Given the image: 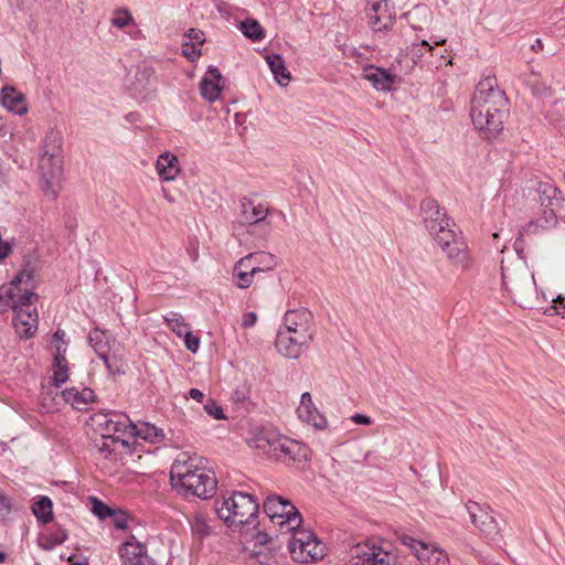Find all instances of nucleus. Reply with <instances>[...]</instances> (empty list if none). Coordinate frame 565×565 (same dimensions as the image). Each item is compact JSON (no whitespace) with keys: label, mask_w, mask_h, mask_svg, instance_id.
Instances as JSON below:
<instances>
[{"label":"nucleus","mask_w":565,"mask_h":565,"mask_svg":"<svg viewBox=\"0 0 565 565\" xmlns=\"http://www.w3.org/2000/svg\"><path fill=\"white\" fill-rule=\"evenodd\" d=\"M352 422L358 424V425H371L372 424V419L370 416H366L364 414H354L352 417H351Z\"/></svg>","instance_id":"obj_59"},{"label":"nucleus","mask_w":565,"mask_h":565,"mask_svg":"<svg viewBox=\"0 0 565 565\" xmlns=\"http://www.w3.org/2000/svg\"><path fill=\"white\" fill-rule=\"evenodd\" d=\"M32 277L33 276L31 273L23 270V271L19 273L13 278L10 286H1L0 287V301H3L6 307H11L14 298L21 291V289L19 288V285L24 280L25 281L31 280Z\"/></svg>","instance_id":"obj_30"},{"label":"nucleus","mask_w":565,"mask_h":565,"mask_svg":"<svg viewBox=\"0 0 565 565\" xmlns=\"http://www.w3.org/2000/svg\"><path fill=\"white\" fill-rule=\"evenodd\" d=\"M367 21L375 32L388 30L394 21V14L387 0L372 3L366 12Z\"/></svg>","instance_id":"obj_15"},{"label":"nucleus","mask_w":565,"mask_h":565,"mask_svg":"<svg viewBox=\"0 0 565 565\" xmlns=\"http://www.w3.org/2000/svg\"><path fill=\"white\" fill-rule=\"evenodd\" d=\"M1 104L8 110L17 114L23 115L28 111L25 96L17 90L15 87L11 85H7L1 89Z\"/></svg>","instance_id":"obj_20"},{"label":"nucleus","mask_w":565,"mask_h":565,"mask_svg":"<svg viewBox=\"0 0 565 565\" xmlns=\"http://www.w3.org/2000/svg\"><path fill=\"white\" fill-rule=\"evenodd\" d=\"M31 510L40 523L47 524L53 520V503L46 495L36 497Z\"/></svg>","instance_id":"obj_31"},{"label":"nucleus","mask_w":565,"mask_h":565,"mask_svg":"<svg viewBox=\"0 0 565 565\" xmlns=\"http://www.w3.org/2000/svg\"><path fill=\"white\" fill-rule=\"evenodd\" d=\"M249 256L255 257L254 264L258 267H263L260 273L274 269L277 266L276 257L266 252L250 253Z\"/></svg>","instance_id":"obj_38"},{"label":"nucleus","mask_w":565,"mask_h":565,"mask_svg":"<svg viewBox=\"0 0 565 565\" xmlns=\"http://www.w3.org/2000/svg\"><path fill=\"white\" fill-rule=\"evenodd\" d=\"M132 21L130 13L127 10L116 12L111 19V23L120 29L127 26Z\"/></svg>","instance_id":"obj_50"},{"label":"nucleus","mask_w":565,"mask_h":565,"mask_svg":"<svg viewBox=\"0 0 565 565\" xmlns=\"http://www.w3.org/2000/svg\"><path fill=\"white\" fill-rule=\"evenodd\" d=\"M399 541L403 545L407 546L414 553V555L423 563L429 559V556L433 554V551L436 547L434 544L416 540L408 534H402L399 536Z\"/></svg>","instance_id":"obj_28"},{"label":"nucleus","mask_w":565,"mask_h":565,"mask_svg":"<svg viewBox=\"0 0 565 565\" xmlns=\"http://www.w3.org/2000/svg\"><path fill=\"white\" fill-rule=\"evenodd\" d=\"M61 145L62 141L60 134L51 130L44 138L42 150H50V152L60 154Z\"/></svg>","instance_id":"obj_42"},{"label":"nucleus","mask_w":565,"mask_h":565,"mask_svg":"<svg viewBox=\"0 0 565 565\" xmlns=\"http://www.w3.org/2000/svg\"><path fill=\"white\" fill-rule=\"evenodd\" d=\"M256 321H257V315L253 311L247 312L243 316L242 327L250 328L256 323Z\"/></svg>","instance_id":"obj_58"},{"label":"nucleus","mask_w":565,"mask_h":565,"mask_svg":"<svg viewBox=\"0 0 565 565\" xmlns=\"http://www.w3.org/2000/svg\"><path fill=\"white\" fill-rule=\"evenodd\" d=\"M317 407L315 406L311 394L306 392L301 395L300 405L297 408L298 417L305 422L309 420L310 414L317 412Z\"/></svg>","instance_id":"obj_40"},{"label":"nucleus","mask_w":565,"mask_h":565,"mask_svg":"<svg viewBox=\"0 0 565 565\" xmlns=\"http://www.w3.org/2000/svg\"><path fill=\"white\" fill-rule=\"evenodd\" d=\"M121 565H157L154 559L148 555L147 546L136 536L130 535L120 546L118 551Z\"/></svg>","instance_id":"obj_11"},{"label":"nucleus","mask_w":565,"mask_h":565,"mask_svg":"<svg viewBox=\"0 0 565 565\" xmlns=\"http://www.w3.org/2000/svg\"><path fill=\"white\" fill-rule=\"evenodd\" d=\"M273 440H276V438L273 436L271 433L260 431L253 439V446L257 449L263 450L264 452H270L274 455Z\"/></svg>","instance_id":"obj_41"},{"label":"nucleus","mask_w":565,"mask_h":565,"mask_svg":"<svg viewBox=\"0 0 565 565\" xmlns=\"http://www.w3.org/2000/svg\"><path fill=\"white\" fill-rule=\"evenodd\" d=\"M64 337H65V332L61 329H58L54 334H53V339L54 341H60L61 345L65 347L66 348V343L64 341Z\"/></svg>","instance_id":"obj_64"},{"label":"nucleus","mask_w":565,"mask_h":565,"mask_svg":"<svg viewBox=\"0 0 565 565\" xmlns=\"http://www.w3.org/2000/svg\"><path fill=\"white\" fill-rule=\"evenodd\" d=\"M183 54L190 60L194 61L201 55V51L196 50L194 45L184 44Z\"/></svg>","instance_id":"obj_56"},{"label":"nucleus","mask_w":565,"mask_h":565,"mask_svg":"<svg viewBox=\"0 0 565 565\" xmlns=\"http://www.w3.org/2000/svg\"><path fill=\"white\" fill-rule=\"evenodd\" d=\"M352 565H394L395 556L376 546H358Z\"/></svg>","instance_id":"obj_16"},{"label":"nucleus","mask_w":565,"mask_h":565,"mask_svg":"<svg viewBox=\"0 0 565 565\" xmlns=\"http://www.w3.org/2000/svg\"><path fill=\"white\" fill-rule=\"evenodd\" d=\"M241 31L245 36L254 41H259L264 38L263 29L256 20H245L241 22Z\"/></svg>","instance_id":"obj_39"},{"label":"nucleus","mask_w":565,"mask_h":565,"mask_svg":"<svg viewBox=\"0 0 565 565\" xmlns=\"http://www.w3.org/2000/svg\"><path fill=\"white\" fill-rule=\"evenodd\" d=\"M524 231L525 230H521L519 232V236L516 237V239L513 244L514 250L518 254L519 258H521V259H525V255H524L525 242L523 239Z\"/></svg>","instance_id":"obj_55"},{"label":"nucleus","mask_w":565,"mask_h":565,"mask_svg":"<svg viewBox=\"0 0 565 565\" xmlns=\"http://www.w3.org/2000/svg\"><path fill=\"white\" fill-rule=\"evenodd\" d=\"M184 338V345L185 348L191 351L192 353H195L199 350L200 347V339L191 333V331H188L182 335Z\"/></svg>","instance_id":"obj_52"},{"label":"nucleus","mask_w":565,"mask_h":565,"mask_svg":"<svg viewBox=\"0 0 565 565\" xmlns=\"http://www.w3.org/2000/svg\"><path fill=\"white\" fill-rule=\"evenodd\" d=\"M435 242L447 255V258L457 267L462 269L469 266V252L467 243L452 230L441 232L436 236Z\"/></svg>","instance_id":"obj_8"},{"label":"nucleus","mask_w":565,"mask_h":565,"mask_svg":"<svg viewBox=\"0 0 565 565\" xmlns=\"http://www.w3.org/2000/svg\"><path fill=\"white\" fill-rule=\"evenodd\" d=\"M53 358V382L56 387L62 386L68 380V362L65 358L66 348L57 344Z\"/></svg>","instance_id":"obj_26"},{"label":"nucleus","mask_w":565,"mask_h":565,"mask_svg":"<svg viewBox=\"0 0 565 565\" xmlns=\"http://www.w3.org/2000/svg\"><path fill=\"white\" fill-rule=\"evenodd\" d=\"M313 338L305 335L301 332H287L279 330L276 337L277 351L288 359H298L306 351Z\"/></svg>","instance_id":"obj_10"},{"label":"nucleus","mask_w":565,"mask_h":565,"mask_svg":"<svg viewBox=\"0 0 565 565\" xmlns=\"http://www.w3.org/2000/svg\"><path fill=\"white\" fill-rule=\"evenodd\" d=\"M111 516L114 525L117 529L125 530L128 527V515L126 513L115 511V514H113Z\"/></svg>","instance_id":"obj_54"},{"label":"nucleus","mask_w":565,"mask_h":565,"mask_svg":"<svg viewBox=\"0 0 565 565\" xmlns=\"http://www.w3.org/2000/svg\"><path fill=\"white\" fill-rule=\"evenodd\" d=\"M11 252V246L7 242L0 243V259H4Z\"/></svg>","instance_id":"obj_61"},{"label":"nucleus","mask_w":565,"mask_h":565,"mask_svg":"<svg viewBox=\"0 0 565 565\" xmlns=\"http://www.w3.org/2000/svg\"><path fill=\"white\" fill-rule=\"evenodd\" d=\"M164 320L169 328L178 335L182 337L184 333L190 331L189 324L185 323L182 315L178 312H170L164 317Z\"/></svg>","instance_id":"obj_37"},{"label":"nucleus","mask_w":565,"mask_h":565,"mask_svg":"<svg viewBox=\"0 0 565 565\" xmlns=\"http://www.w3.org/2000/svg\"><path fill=\"white\" fill-rule=\"evenodd\" d=\"M259 503L254 495L233 491L228 497L215 501V512L228 526L250 523L257 516Z\"/></svg>","instance_id":"obj_3"},{"label":"nucleus","mask_w":565,"mask_h":565,"mask_svg":"<svg viewBox=\"0 0 565 565\" xmlns=\"http://www.w3.org/2000/svg\"><path fill=\"white\" fill-rule=\"evenodd\" d=\"M274 456L284 461H302L308 457V449L300 443L287 437L273 440Z\"/></svg>","instance_id":"obj_13"},{"label":"nucleus","mask_w":565,"mask_h":565,"mask_svg":"<svg viewBox=\"0 0 565 565\" xmlns=\"http://www.w3.org/2000/svg\"><path fill=\"white\" fill-rule=\"evenodd\" d=\"M256 274L247 273V271H234L233 270V279L236 286L241 289H245L249 287Z\"/></svg>","instance_id":"obj_46"},{"label":"nucleus","mask_w":565,"mask_h":565,"mask_svg":"<svg viewBox=\"0 0 565 565\" xmlns=\"http://www.w3.org/2000/svg\"><path fill=\"white\" fill-rule=\"evenodd\" d=\"M267 64L280 86H286L290 81V73L285 66V61L279 54H270L266 56Z\"/></svg>","instance_id":"obj_32"},{"label":"nucleus","mask_w":565,"mask_h":565,"mask_svg":"<svg viewBox=\"0 0 565 565\" xmlns=\"http://www.w3.org/2000/svg\"><path fill=\"white\" fill-rule=\"evenodd\" d=\"M12 505L9 497L0 494V519H6L11 512Z\"/></svg>","instance_id":"obj_53"},{"label":"nucleus","mask_w":565,"mask_h":565,"mask_svg":"<svg viewBox=\"0 0 565 565\" xmlns=\"http://www.w3.org/2000/svg\"><path fill=\"white\" fill-rule=\"evenodd\" d=\"M271 537L266 532H258L256 535V542L260 545L267 544Z\"/></svg>","instance_id":"obj_62"},{"label":"nucleus","mask_w":565,"mask_h":565,"mask_svg":"<svg viewBox=\"0 0 565 565\" xmlns=\"http://www.w3.org/2000/svg\"><path fill=\"white\" fill-rule=\"evenodd\" d=\"M186 35L189 39L195 41L198 44H202L205 41L204 33L198 29H190Z\"/></svg>","instance_id":"obj_57"},{"label":"nucleus","mask_w":565,"mask_h":565,"mask_svg":"<svg viewBox=\"0 0 565 565\" xmlns=\"http://www.w3.org/2000/svg\"><path fill=\"white\" fill-rule=\"evenodd\" d=\"M152 75L153 71L150 67H139L135 75V82L132 83L134 89L138 93L148 90L151 85Z\"/></svg>","instance_id":"obj_36"},{"label":"nucleus","mask_w":565,"mask_h":565,"mask_svg":"<svg viewBox=\"0 0 565 565\" xmlns=\"http://www.w3.org/2000/svg\"><path fill=\"white\" fill-rule=\"evenodd\" d=\"M38 295L35 292L24 290L21 295H18L11 308H14V306H21L23 308H31L32 303L38 299Z\"/></svg>","instance_id":"obj_45"},{"label":"nucleus","mask_w":565,"mask_h":565,"mask_svg":"<svg viewBox=\"0 0 565 565\" xmlns=\"http://www.w3.org/2000/svg\"><path fill=\"white\" fill-rule=\"evenodd\" d=\"M284 330L287 332H301V334L315 338L313 316L306 308L288 310L284 317Z\"/></svg>","instance_id":"obj_12"},{"label":"nucleus","mask_w":565,"mask_h":565,"mask_svg":"<svg viewBox=\"0 0 565 565\" xmlns=\"http://www.w3.org/2000/svg\"><path fill=\"white\" fill-rule=\"evenodd\" d=\"M88 342L99 359L103 360L108 370L111 369L109 363V340L105 331L99 328L93 329L88 334Z\"/></svg>","instance_id":"obj_24"},{"label":"nucleus","mask_w":565,"mask_h":565,"mask_svg":"<svg viewBox=\"0 0 565 565\" xmlns=\"http://www.w3.org/2000/svg\"><path fill=\"white\" fill-rule=\"evenodd\" d=\"M190 525L192 533L200 540L207 537L212 533V527L209 524L206 515L201 512H198L193 515V518L190 520Z\"/></svg>","instance_id":"obj_35"},{"label":"nucleus","mask_w":565,"mask_h":565,"mask_svg":"<svg viewBox=\"0 0 565 565\" xmlns=\"http://www.w3.org/2000/svg\"><path fill=\"white\" fill-rule=\"evenodd\" d=\"M204 411L215 419H225L223 408L217 404V402L213 398H207L204 404Z\"/></svg>","instance_id":"obj_47"},{"label":"nucleus","mask_w":565,"mask_h":565,"mask_svg":"<svg viewBox=\"0 0 565 565\" xmlns=\"http://www.w3.org/2000/svg\"><path fill=\"white\" fill-rule=\"evenodd\" d=\"M305 422L312 425L317 429H324L327 427V419L322 414L319 413V411L311 413L309 420Z\"/></svg>","instance_id":"obj_51"},{"label":"nucleus","mask_w":565,"mask_h":565,"mask_svg":"<svg viewBox=\"0 0 565 565\" xmlns=\"http://www.w3.org/2000/svg\"><path fill=\"white\" fill-rule=\"evenodd\" d=\"M182 454L173 462L170 471L172 487L184 497L211 498L216 490V478L205 467H200L196 458L183 459Z\"/></svg>","instance_id":"obj_2"},{"label":"nucleus","mask_w":565,"mask_h":565,"mask_svg":"<svg viewBox=\"0 0 565 565\" xmlns=\"http://www.w3.org/2000/svg\"><path fill=\"white\" fill-rule=\"evenodd\" d=\"M13 324L20 338L30 339L38 329V311L35 308L14 306Z\"/></svg>","instance_id":"obj_14"},{"label":"nucleus","mask_w":565,"mask_h":565,"mask_svg":"<svg viewBox=\"0 0 565 565\" xmlns=\"http://www.w3.org/2000/svg\"><path fill=\"white\" fill-rule=\"evenodd\" d=\"M362 77L369 81L377 90L390 92L395 83L396 75L374 65L363 68Z\"/></svg>","instance_id":"obj_18"},{"label":"nucleus","mask_w":565,"mask_h":565,"mask_svg":"<svg viewBox=\"0 0 565 565\" xmlns=\"http://www.w3.org/2000/svg\"><path fill=\"white\" fill-rule=\"evenodd\" d=\"M92 511L100 520H105L106 518L115 514V510L97 498H92Z\"/></svg>","instance_id":"obj_44"},{"label":"nucleus","mask_w":565,"mask_h":565,"mask_svg":"<svg viewBox=\"0 0 565 565\" xmlns=\"http://www.w3.org/2000/svg\"><path fill=\"white\" fill-rule=\"evenodd\" d=\"M117 419L108 418L107 415L103 416V420L98 423V426L102 428V436L104 438L113 437L117 433H124L129 435L128 425H132V422L127 416H118Z\"/></svg>","instance_id":"obj_27"},{"label":"nucleus","mask_w":565,"mask_h":565,"mask_svg":"<svg viewBox=\"0 0 565 565\" xmlns=\"http://www.w3.org/2000/svg\"><path fill=\"white\" fill-rule=\"evenodd\" d=\"M254 259H255V257H252L249 255L241 258L235 264L233 270L234 271H247V273H252V274H259L262 271L263 267L256 266V264H254Z\"/></svg>","instance_id":"obj_43"},{"label":"nucleus","mask_w":565,"mask_h":565,"mask_svg":"<svg viewBox=\"0 0 565 565\" xmlns=\"http://www.w3.org/2000/svg\"><path fill=\"white\" fill-rule=\"evenodd\" d=\"M292 559L308 563L321 559L324 556V545L311 532H297L288 543Z\"/></svg>","instance_id":"obj_7"},{"label":"nucleus","mask_w":565,"mask_h":565,"mask_svg":"<svg viewBox=\"0 0 565 565\" xmlns=\"http://www.w3.org/2000/svg\"><path fill=\"white\" fill-rule=\"evenodd\" d=\"M508 113V98L497 86V78L481 79L471 98L470 117L475 127L484 138L492 139L502 131Z\"/></svg>","instance_id":"obj_1"},{"label":"nucleus","mask_w":565,"mask_h":565,"mask_svg":"<svg viewBox=\"0 0 565 565\" xmlns=\"http://www.w3.org/2000/svg\"><path fill=\"white\" fill-rule=\"evenodd\" d=\"M526 84L531 87L532 93L537 96H543L548 90L547 86L541 83L536 75L530 76Z\"/></svg>","instance_id":"obj_49"},{"label":"nucleus","mask_w":565,"mask_h":565,"mask_svg":"<svg viewBox=\"0 0 565 565\" xmlns=\"http://www.w3.org/2000/svg\"><path fill=\"white\" fill-rule=\"evenodd\" d=\"M263 509L273 523L278 524L280 529L286 527L287 532L295 531L302 522V518L296 507L280 495H268Z\"/></svg>","instance_id":"obj_5"},{"label":"nucleus","mask_w":565,"mask_h":565,"mask_svg":"<svg viewBox=\"0 0 565 565\" xmlns=\"http://www.w3.org/2000/svg\"><path fill=\"white\" fill-rule=\"evenodd\" d=\"M420 213L426 230L434 238L455 226L434 199L427 198L422 201Z\"/></svg>","instance_id":"obj_9"},{"label":"nucleus","mask_w":565,"mask_h":565,"mask_svg":"<svg viewBox=\"0 0 565 565\" xmlns=\"http://www.w3.org/2000/svg\"><path fill=\"white\" fill-rule=\"evenodd\" d=\"M128 427L129 436L141 438L151 444L161 443L166 438L163 429L147 422L132 423Z\"/></svg>","instance_id":"obj_21"},{"label":"nucleus","mask_w":565,"mask_h":565,"mask_svg":"<svg viewBox=\"0 0 565 565\" xmlns=\"http://www.w3.org/2000/svg\"><path fill=\"white\" fill-rule=\"evenodd\" d=\"M67 537L68 535L66 530L56 525L52 532L44 534L39 539V545L44 551H51L55 546L63 544Z\"/></svg>","instance_id":"obj_34"},{"label":"nucleus","mask_w":565,"mask_h":565,"mask_svg":"<svg viewBox=\"0 0 565 565\" xmlns=\"http://www.w3.org/2000/svg\"><path fill=\"white\" fill-rule=\"evenodd\" d=\"M241 217L245 224H257L264 221L268 214V207L263 203L255 204L253 201L244 198L241 201Z\"/></svg>","instance_id":"obj_23"},{"label":"nucleus","mask_w":565,"mask_h":565,"mask_svg":"<svg viewBox=\"0 0 565 565\" xmlns=\"http://www.w3.org/2000/svg\"><path fill=\"white\" fill-rule=\"evenodd\" d=\"M425 563L426 565H447L448 556L443 550L436 546L433 551V554L429 556V559H427Z\"/></svg>","instance_id":"obj_48"},{"label":"nucleus","mask_w":565,"mask_h":565,"mask_svg":"<svg viewBox=\"0 0 565 565\" xmlns=\"http://www.w3.org/2000/svg\"><path fill=\"white\" fill-rule=\"evenodd\" d=\"M558 207L559 206L544 207L543 216L535 221L529 222V224L526 226V232L535 233L539 227L551 228V227L556 226L557 222H558L557 215H556Z\"/></svg>","instance_id":"obj_33"},{"label":"nucleus","mask_w":565,"mask_h":565,"mask_svg":"<svg viewBox=\"0 0 565 565\" xmlns=\"http://www.w3.org/2000/svg\"><path fill=\"white\" fill-rule=\"evenodd\" d=\"M502 284L513 301L520 307L531 309L536 299V282L533 273L525 265L502 266Z\"/></svg>","instance_id":"obj_4"},{"label":"nucleus","mask_w":565,"mask_h":565,"mask_svg":"<svg viewBox=\"0 0 565 565\" xmlns=\"http://www.w3.org/2000/svg\"><path fill=\"white\" fill-rule=\"evenodd\" d=\"M415 13H424L425 17L429 15V11L426 7H416L413 12H408L406 18L409 20Z\"/></svg>","instance_id":"obj_63"},{"label":"nucleus","mask_w":565,"mask_h":565,"mask_svg":"<svg viewBox=\"0 0 565 565\" xmlns=\"http://www.w3.org/2000/svg\"><path fill=\"white\" fill-rule=\"evenodd\" d=\"M156 169L161 179L172 181L180 173L179 159L174 154L164 152L158 157Z\"/></svg>","instance_id":"obj_25"},{"label":"nucleus","mask_w":565,"mask_h":565,"mask_svg":"<svg viewBox=\"0 0 565 565\" xmlns=\"http://www.w3.org/2000/svg\"><path fill=\"white\" fill-rule=\"evenodd\" d=\"M467 510L471 523L480 530L486 536L497 534V522L492 515L486 512L478 503L469 502Z\"/></svg>","instance_id":"obj_17"},{"label":"nucleus","mask_w":565,"mask_h":565,"mask_svg":"<svg viewBox=\"0 0 565 565\" xmlns=\"http://www.w3.org/2000/svg\"><path fill=\"white\" fill-rule=\"evenodd\" d=\"M62 397L74 408L84 411L87 408L88 404L95 401L96 395L89 387H84L82 390H78L77 387H70L62 392Z\"/></svg>","instance_id":"obj_22"},{"label":"nucleus","mask_w":565,"mask_h":565,"mask_svg":"<svg viewBox=\"0 0 565 565\" xmlns=\"http://www.w3.org/2000/svg\"><path fill=\"white\" fill-rule=\"evenodd\" d=\"M41 188L46 196L54 200L61 190L62 161L60 154L42 150L39 159Z\"/></svg>","instance_id":"obj_6"},{"label":"nucleus","mask_w":565,"mask_h":565,"mask_svg":"<svg viewBox=\"0 0 565 565\" xmlns=\"http://www.w3.org/2000/svg\"><path fill=\"white\" fill-rule=\"evenodd\" d=\"M189 396L192 398V399H195L200 403H203V399H204V394L202 391H200L199 388H191L189 391Z\"/></svg>","instance_id":"obj_60"},{"label":"nucleus","mask_w":565,"mask_h":565,"mask_svg":"<svg viewBox=\"0 0 565 565\" xmlns=\"http://www.w3.org/2000/svg\"><path fill=\"white\" fill-rule=\"evenodd\" d=\"M536 192L543 207L561 206L563 198L561 191L548 182H539Z\"/></svg>","instance_id":"obj_29"},{"label":"nucleus","mask_w":565,"mask_h":565,"mask_svg":"<svg viewBox=\"0 0 565 565\" xmlns=\"http://www.w3.org/2000/svg\"><path fill=\"white\" fill-rule=\"evenodd\" d=\"M221 79V72L216 67L210 66L200 84L201 95L204 99L212 103L218 98L222 89Z\"/></svg>","instance_id":"obj_19"}]
</instances>
